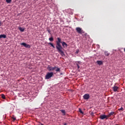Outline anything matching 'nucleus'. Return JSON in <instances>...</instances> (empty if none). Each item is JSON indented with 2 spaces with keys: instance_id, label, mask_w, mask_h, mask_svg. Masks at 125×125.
Instances as JSON below:
<instances>
[{
  "instance_id": "obj_18",
  "label": "nucleus",
  "mask_w": 125,
  "mask_h": 125,
  "mask_svg": "<svg viewBox=\"0 0 125 125\" xmlns=\"http://www.w3.org/2000/svg\"><path fill=\"white\" fill-rule=\"evenodd\" d=\"M1 97L2 98V99H5V95H4V94H1Z\"/></svg>"
},
{
  "instance_id": "obj_21",
  "label": "nucleus",
  "mask_w": 125,
  "mask_h": 125,
  "mask_svg": "<svg viewBox=\"0 0 125 125\" xmlns=\"http://www.w3.org/2000/svg\"><path fill=\"white\" fill-rule=\"evenodd\" d=\"M118 111H124V108H123V107H121L120 108L118 109Z\"/></svg>"
},
{
  "instance_id": "obj_7",
  "label": "nucleus",
  "mask_w": 125,
  "mask_h": 125,
  "mask_svg": "<svg viewBox=\"0 0 125 125\" xmlns=\"http://www.w3.org/2000/svg\"><path fill=\"white\" fill-rule=\"evenodd\" d=\"M83 98L85 100H88V99H89V94H85L83 96Z\"/></svg>"
},
{
  "instance_id": "obj_25",
  "label": "nucleus",
  "mask_w": 125,
  "mask_h": 125,
  "mask_svg": "<svg viewBox=\"0 0 125 125\" xmlns=\"http://www.w3.org/2000/svg\"><path fill=\"white\" fill-rule=\"evenodd\" d=\"M63 125H67V124H64Z\"/></svg>"
},
{
  "instance_id": "obj_12",
  "label": "nucleus",
  "mask_w": 125,
  "mask_h": 125,
  "mask_svg": "<svg viewBox=\"0 0 125 125\" xmlns=\"http://www.w3.org/2000/svg\"><path fill=\"white\" fill-rule=\"evenodd\" d=\"M61 112L63 114L64 116L66 115V111H65V110H61Z\"/></svg>"
},
{
  "instance_id": "obj_3",
  "label": "nucleus",
  "mask_w": 125,
  "mask_h": 125,
  "mask_svg": "<svg viewBox=\"0 0 125 125\" xmlns=\"http://www.w3.org/2000/svg\"><path fill=\"white\" fill-rule=\"evenodd\" d=\"M47 70H48L49 72H50L51 71H54L55 69H56V66H55L54 67H52L49 65L47 67Z\"/></svg>"
},
{
  "instance_id": "obj_2",
  "label": "nucleus",
  "mask_w": 125,
  "mask_h": 125,
  "mask_svg": "<svg viewBox=\"0 0 125 125\" xmlns=\"http://www.w3.org/2000/svg\"><path fill=\"white\" fill-rule=\"evenodd\" d=\"M53 76V72H48L45 76V80H49L50 78H52Z\"/></svg>"
},
{
  "instance_id": "obj_11",
  "label": "nucleus",
  "mask_w": 125,
  "mask_h": 125,
  "mask_svg": "<svg viewBox=\"0 0 125 125\" xmlns=\"http://www.w3.org/2000/svg\"><path fill=\"white\" fill-rule=\"evenodd\" d=\"M97 63L98 65H102L103 62L102 61H97Z\"/></svg>"
},
{
  "instance_id": "obj_10",
  "label": "nucleus",
  "mask_w": 125,
  "mask_h": 125,
  "mask_svg": "<svg viewBox=\"0 0 125 125\" xmlns=\"http://www.w3.org/2000/svg\"><path fill=\"white\" fill-rule=\"evenodd\" d=\"M55 70L56 72H57V73H58V72L59 73H60V71H61L60 68L57 67V66H56V68H55Z\"/></svg>"
},
{
  "instance_id": "obj_13",
  "label": "nucleus",
  "mask_w": 125,
  "mask_h": 125,
  "mask_svg": "<svg viewBox=\"0 0 125 125\" xmlns=\"http://www.w3.org/2000/svg\"><path fill=\"white\" fill-rule=\"evenodd\" d=\"M19 29L21 32H24V31H25V29L22 27H19Z\"/></svg>"
},
{
  "instance_id": "obj_24",
  "label": "nucleus",
  "mask_w": 125,
  "mask_h": 125,
  "mask_svg": "<svg viewBox=\"0 0 125 125\" xmlns=\"http://www.w3.org/2000/svg\"><path fill=\"white\" fill-rule=\"evenodd\" d=\"M2 25V23H1V21H0V26H1Z\"/></svg>"
},
{
  "instance_id": "obj_20",
  "label": "nucleus",
  "mask_w": 125,
  "mask_h": 125,
  "mask_svg": "<svg viewBox=\"0 0 125 125\" xmlns=\"http://www.w3.org/2000/svg\"><path fill=\"white\" fill-rule=\"evenodd\" d=\"M7 3H11V0H6Z\"/></svg>"
},
{
  "instance_id": "obj_5",
  "label": "nucleus",
  "mask_w": 125,
  "mask_h": 125,
  "mask_svg": "<svg viewBox=\"0 0 125 125\" xmlns=\"http://www.w3.org/2000/svg\"><path fill=\"white\" fill-rule=\"evenodd\" d=\"M21 44V45H23V46H24V47H26V48H31V45H30L29 44H28L25 42H22Z\"/></svg>"
},
{
  "instance_id": "obj_8",
  "label": "nucleus",
  "mask_w": 125,
  "mask_h": 125,
  "mask_svg": "<svg viewBox=\"0 0 125 125\" xmlns=\"http://www.w3.org/2000/svg\"><path fill=\"white\" fill-rule=\"evenodd\" d=\"M113 91L115 92H116V91H118V89H119V87L116 86V85H114L113 87Z\"/></svg>"
},
{
  "instance_id": "obj_9",
  "label": "nucleus",
  "mask_w": 125,
  "mask_h": 125,
  "mask_svg": "<svg viewBox=\"0 0 125 125\" xmlns=\"http://www.w3.org/2000/svg\"><path fill=\"white\" fill-rule=\"evenodd\" d=\"M114 114H115L114 112H110L108 115H107V118H110V117H111V116H113Z\"/></svg>"
},
{
  "instance_id": "obj_22",
  "label": "nucleus",
  "mask_w": 125,
  "mask_h": 125,
  "mask_svg": "<svg viewBox=\"0 0 125 125\" xmlns=\"http://www.w3.org/2000/svg\"><path fill=\"white\" fill-rule=\"evenodd\" d=\"M47 32H48V33H49V34H50V32H51V31L49 30V29H47Z\"/></svg>"
},
{
  "instance_id": "obj_17",
  "label": "nucleus",
  "mask_w": 125,
  "mask_h": 125,
  "mask_svg": "<svg viewBox=\"0 0 125 125\" xmlns=\"http://www.w3.org/2000/svg\"><path fill=\"white\" fill-rule=\"evenodd\" d=\"M79 112L81 113L83 115V111H82V109L81 108L79 109Z\"/></svg>"
},
{
  "instance_id": "obj_14",
  "label": "nucleus",
  "mask_w": 125,
  "mask_h": 125,
  "mask_svg": "<svg viewBox=\"0 0 125 125\" xmlns=\"http://www.w3.org/2000/svg\"><path fill=\"white\" fill-rule=\"evenodd\" d=\"M11 119L13 120V122L16 120V117H15V116L13 115L12 117H11Z\"/></svg>"
},
{
  "instance_id": "obj_6",
  "label": "nucleus",
  "mask_w": 125,
  "mask_h": 125,
  "mask_svg": "<svg viewBox=\"0 0 125 125\" xmlns=\"http://www.w3.org/2000/svg\"><path fill=\"white\" fill-rule=\"evenodd\" d=\"M100 119H101V120H104V119H106V120H108V115H101L100 116Z\"/></svg>"
},
{
  "instance_id": "obj_1",
  "label": "nucleus",
  "mask_w": 125,
  "mask_h": 125,
  "mask_svg": "<svg viewBox=\"0 0 125 125\" xmlns=\"http://www.w3.org/2000/svg\"><path fill=\"white\" fill-rule=\"evenodd\" d=\"M57 40L58 41H56V48L62 56H65V54L64 51H63V47H67L68 44L65 42H61V39L60 38H58ZM61 43H62L63 47Z\"/></svg>"
},
{
  "instance_id": "obj_16",
  "label": "nucleus",
  "mask_w": 125,
  "mask_h": 125,
  "mask_svg": "<svg viewBox=\"0 0 125 125\" xmlns=\"http://www.w3.org/2000/svg\"><path fill=\"white\" fill-rule=\"evenodd\" d=\"M48 44H50V45H51L52 46V47L55 48V46H54V45H53V44L51 42H49L48 43Z\"/></svg>"
},
{
  "instance_id": "obj_23",
  "label": "nucleus",
  "mask_w": 125,
  "mask_h": 125,
  "mask_svg": "<svg viewBox=\"0 0 125 125\" xmlns=\"http://www.w3.org/2000/svg\"><path fill=\"white\" fill-rule=\"evenodd\" d=\"M77 66L78 67V69H80V65H79V64L77 63Z\"/></svg>"
},
{
  "instance_id": "obj_15",
  "label": "nucleus",
  "mask_w": 125,
  "mask_h": 125,
  "mask_svg": "<svg viewBox=\"0 0 125 125\" xmlns=\"http://www.w3.org/2000/svg\"><path fill=\"white\" fill-rule=\"evenodd\" d=\"M104 54H105V56H109L110 55V53L107 51L104 52Z\"/></svg>"
},
{
  "instance_id": "obj_19",
  "label": "nucleus",
  "mask_w": 125,
  "mask_h": 125,
  "mask_svg": "<svg viewBox=\"0 0 125 125\" xmlns=\"http://www.w3.org/2000/svg\"><path fill=\"white\" fill-rule=\"evenodd\" d=\"M49 41H50V42H53V41H54L53 37L49 38Z\"/></svg>"
},
{
  "instance_id": "obj_4",
  "label": "nucleus",
  "mask_w": 125,
  "mask_h": 125,
  "mask_svg": "<svg viewBox=\"0 0 125 125\" xmlns=\"http://www.w3.org/2000/svg\"><path fill=\"white\" fill-rule=\"evenodd\" d=\"M76 32H77L78 34H82L83 33V30H82L80 27H76Z\"/></svg>"
}]
</instances>
